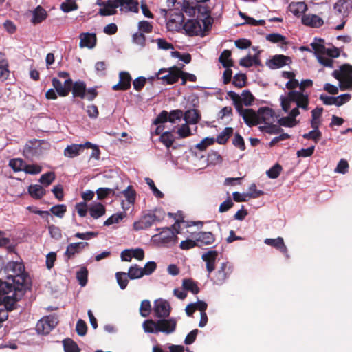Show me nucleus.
<instances>
[{"mask_svg": "<svg viewBox=\"0 0 352 352\" xmlns=\"http://www.w3.org/2000/svg\"><path fill=\"white\" fill-rule=\"evenodd\" d=\"M7 280L0 279V305L8 309L17 308V302L31 288V280L25 271L24 265L16 261L8 262L5 268Z\"/></svg>", "mask_w": 352, "mask_h": 352, "instance_id": "nucleus-1", "label": "nucleus"}, {"mask_svg": "<svg viewBox=\"0 0 352 352\" xmlns=\"http://www.w3.org/2000/svg\"><path fill=\"white\" fill-rule=\"evenodd\" d=\"M185 18L182 13L178 14H172V19H170L167 23L170 30H179L184 29L189 36L198 35L201 31V26L199 21L197 19H188L185 22Z\"/></svg>", "mask_w": 352, "mask_h": 352, "instance_id": "nucleus-2", "label": "nucleus"}, {"mask_svg": "<svg viewBox=\"0 0 352 352\" xmlns=\"http://www.w3.org/2000/svg\"><path fill=\"white\" fill-rule=\"evenodd\" d=\"M332 75L339 80L341 90L352 89V65L344 64L339 69L334 70Z\"/></svg>", "mask_w": 352, "mask_h": 352, "instance_id": "nucleus-3", "label": "nucleus"}, {"mask_svg": "<svg viewBox=\"0 0 352 352\" xmlns=\"http://www.w3.org/2000/svg\"><path fill=\"white\" fill-rule=\"evenodd\" d=\"M164 217V214L160 210L145 214L138 221L133 223L135 230H145L150 228L154 223L160 222Z\"/></svg>", "mask_w": 352, "mask_h": 352, "instance_id": "nucleus-4", "label": "nucleus"}, {"mask_svg": "<svg viewBox=\"0 0 352 352\" xmlns=\"http://www.w3.org/2000/svg\"><path fill=\"white\" fill-rule=\"evenodd\" d=\"M44 140L33 139L26 142L24 146L23 155L26 159L38 157L43 155V144H45Z\"/></svg>", "mask_w": 352, "mask_h": 352, "instance_id": "nucleus-5", "label": "nucleus"}, {"mask_svg": "<svg viewBox=\"0 0 352 352\" xmlns=\"http://www.w3.org/2000/svg\"><path fill=\"white\" fill-rule=\"evenodd\" d=\"M179 67L173 66L170 68H162L156 74L155 77H152L153 80L157 78L159 80H162L167 85H173L177 82L179 78Z\"/></svg>", "mask_w": 352, "mask_h": 352, "instance_id": "nucleus-6", "label": "nucleus"}, {"mask_svg": "<svg viewBox=\"0 0 352 352\" xmlns=\"http://www.w3.org/2000/svg\"><path fill=\"white\" fill-rule=\"evenodd\" d=\"M183 116L184 113L180 109L172 110L169 113L164 110L157 116L153 124L157 125L166 122L175 123L177 120H180Z\"/></svg>", "mask_w": 352, "mask_h": 352, "instance_id": "nucleus-7", "label": "nucleus"}, {"mask_svg": "<svg viewBox=\"0 0 352 352\" xmlns=\"http://www.w3.org/2000/svg\"><path fill=\"white\" fill-rule=\"evenodd\" d=\"M233 266L229 262H223L215 273L214 282L217 285H222L232 273Z\"/></svg>", "mask_w": 352, "mask_h": 352, "instance_id": "nucleus-8", "label": "nucleus"}, {"mask_svg": "<svg viewBox=\"0 0 352 352\" xmlns=\"http://www.w3.org/2000/svg\"><path fill=\"white\" fill-rule=\"evenodd\" d=\"M170 310V305L167 300L158 299L154 302L153 312L157 318H165L168 317Z\"/></svg>", "mask_w": 352, "mask_h": 352, "instance_id": "nucleus-9", "label": "nucleus"}, {"mask_svg": "<svg viewBox=\"0 0 352 352\" xmlns=\"http://www.w3.org/2000/svg\"><path fill=\"white\" fill-rule=\"evenodd\" d=\"M289 100L295 102L298 107L305 111L308 110L309 99L307 94H304L302 91H290Z\"/></svg>", "mask_w": 352, "mask_h": 352, "instance_id": "nucleus-10", "label": "nucleus"}, {"mask_svg": "<svg viewBox=\"0 0 352 352\" xmlns=\"http://www.w3.org/2000/svg\"><path fill=\"white\" fill-rule=\"evenodd\" d=\"M177 224L179 221H176L175 223L172 226V228L165 227L162 228V231L160 232V239L163 243H170L172 241L177 242V234L179 233L178 229L176 228Z\"/></svg>", "mask_w": 352, "mask_h": 352, "instance_id": "nucleus-11", "label": "nucleus"}, {"mask_svg": "<svg viewBox=\"0 0 352 352\" xmlns=\"http://www.w3.org/2000/svg\"><path fill=\"white\" fill-rule=\"evenodd\" d=\"M177 320L174 318L169 319L162 318L157 321V331L170 334L175 331Z\"/></svg>", "mask_w": 352, "mask_h": 352, "instance_id": "nucleus-12", "label": "nucleus"}, {"mask_svg": "<svg viewBox=\"0 0 352 352\" xmlns=\"http://www.w3.org/2000/svg\"><path fill=\"white\" fill-rule=\"evenodd\" d=\"M131 76L128 72H120L119 74V82L112 87L114 91H126L131 85Z\"/></svg>", "mask_w": 352, "mask_h": 352, "instance_id": "nucleus-13", "label": "nucleus"}, {"mask_svg": "<svg viewBox=\"0 0 352 352\" xmlns=\"http://www.w3.org/2000/svg\"><path fill=\"white\" fill-rule=\"evenodd\" d=\"M93 146V144L87 142L83 144H73L67 146L64 150V155L65 157L74 158L80 154V151L83 148H89Z\"/></svg>", "mask_w": 352, "mask_h": 352, "instance_id": "nucleus-14", "label": "nucleus"}, {"mask_svg": "<svg viewBox=\"0 0 352 352\" xmlns=\"http://www.w3.org/2000/svg\"><path fill=\"white\" fill-rule=\"evenodd\" d=\"M88 246L89 243L87 242L70 243L67 245L64 255L67 258V260H69L74 257L76 254L80 253L84 248Z\"/></svg>", "mask_w": 352, "mask_h": 352, "instance_id": "nucleus-15", "label": "nucleus"}, {"mask_svg": "<svg viewBox=\"0 0 352 352\" xmlns=\"http://www.w3.org/2000/svg\"><path fill=\"white\" fill-rule=\"evenodd\" d=\"M117 8H120L121 11L126 12H138L139 11V3L136 0H115Z\"/></svg>", "mask_w": 352, "mask_h": 352, "instance_id": "nucleus-16", "label": "nucleus"}, {"mask_svg": "<svg viewBox=\"0 0 352 352\" xmlns=\"http://www.w3.org/2000/svg\"><path fill=\"white\" fill-rule=\"evenodd\" d=\"M79 38L80 39L79 45L81 48L87 47L91 49L96 45L97 38L94 33H81Z\"/></svg>", "mask_w": 352, "mask_h": 352, "instance_id": "nucleus-17", "label": "nucleus"}, {"mask_svg": "<svg viewBox=\"0 0 352 352\" xmlns=\"http://www.w3.org/2000/svg\"><path fill=\"white\" fill-rule=\"evenodd\" d=\"M292 62L291 58L283 54L274 55L268 63L269 67L276 69L282 67Z\"/></svg>", "mask_w": 352, "mask_h": 352, "instance_id": "nucleus-18", "label": "nucleus"}, {"mask_svg": "<svg viewBox=\"0 0 352 352\" xmlns=\"http://www.w3.org/2000/svg\"><path fill=\"white\" fill-rule=\"evenodd\" d=\"M243 119L245 123L250 127L261 124L258 111L256 112L252 109H246L244 115H243Z\"/></svg>", "mask_w": 352, "mask_h": 352, "instance_id": "nucleus-19", "label": "nucleus"}, {"mask_svg": "<svg viewBox=\"0 0 352 352\" xmlns=\"http://www.w3.org/2000/svg\"><path fill=\"white\" fill-rule=\"evenodd\" d=\"M218 252L215 250H210L202 254V259L206 263V270L210 274L215 269V262Z\"/></svg>", "mask_w": 352, "mask_h": 352, "instance_id": "nucleus-20", "label": "nucleus"}, {"mask_svg": "<svg viewBox=\"0 0 352 352\" xmlns=\"http://www.w3.org/2000/svg\"><path fill=\"white\" fill-rule=\"evenodd\" d=\"M195 238L197 239L198 247L211 245L215 241L214 235L210 232H198L195 235Z\"/></svg>", "mask_w": 352, "mask_h": 352, "instance_id": "nucleus-21", "label": "nucleus"}, {"mask_svg": "<svg viewBox=\"0 0 352 352\" xmlns=\"http://www.w3.org/2000/svg\"><path fill=\"white\" fill-rule=\"evenodd\" d=\"M99 5L103 6L98 12L99 14L101 16H110L117 13V6L115 0H108L99 3Z\"/></svg>", "mask_w": 352, "mask_h": 352, "instance_id": "nucleus-22", "label": "nucleus"}, {"mask_svg": "<svg viewBox=\"0 0 352 352\" xmlns=\"http://www.w3.org/2000/svg\"><path fill=\"white\" fill-rule=\"evenodd\" d=\"M258 113L261 123L267 124L274 122V111L272 109L267 107H260Z\"/></svg>", "mask_w": 352, "mask_h": 352, "instance_id": "nucleus-23", "label": "nucleus"}, {"mask_svg": "<svg viewBox=\"0 0 352 352\" xmlns=\"http://www.w3.org/2000/svg\"><path fill=\"white\" fill-rule=\"evenodd\" d=\"M334 9L343 16L346 17L352 10L351 0H339L334 5Z\"/></svg>", "mask_w": 352, "mask_h": 352, "instance_id": "nucleus-24", "label": "nucleus"}, {"mask_svg": "<svg viewBox=\"0 0 352 352\" xmlns=\"http://www.w3.org/2000/svg\"><path fill=\"white\" fill-rule=\"evenodd\" d=\"M264 243L270 246L275 248L276 249L280 250L283 254L287 255V248L286 247L284 240L282 237H278L276 239H265Z\"/></svg>", "mask_w": 352, "mask_h": 352, "instance_id": "nucleus-25", "label": "nucleus"}, {"mask_svg": "<svg viewBox=\"0 0 352 352\" xmlns=\"http://www.w3.org/2000/svg\"><path fill=\"white\" fill-rule=\"evenodd\" d=\"M302 23L307 26L319 28L323 25L324 21L316 14H305L302 17Z\"/></svg>", "mask_w": 352, "mask_h": 352, "instance_id": "nucleus-26", "label": "nucleus"}, {"mask_svg": "<svg viewBox=\"0 0 352 352\" xmlns=\"http://www.w3.org/2000/svg\"><path fill=\"white\" fill-rule=\"evenodd\" d=\"M179 8H180L179 12L184 14L186 13L189 16H194L196 12V2L189 1L187 0H182V4H179Z\"/></svg>", "mask_w": 352, "mask_h": 352, "instance_id": "nucleus-27", "label": "nucleus"}, {"mask_svg": "<svg viewBox=\"0 0 352 352\" xmlns=\"http://www.w3.org/2000/svg\"><path fill=\"white\" fill-rule=\"evenodd\" d=\"M183 116L184 120L189 124H195L201 120L200 112L195 109L187 110Z\"/></svg>", "mask_w": 352, "mask_h": 352, "instance_id": "nucleus-28", "label": "nucleus"}, {"mask_svg": "<svg viewBox=\"0 0 352 352\" xmlns=\"http://www.w3.org/2000/svg\"><path fill=\"white\" fill-rule=\"evenodd\" d=\"M227 95L233 101V104L239 114L243 117L246 109L243 108V104L241 102V96L233 91H228Z\"/></svg>", "mask_w": 352, "mask_h": 352, "instance_id": "nucleus-29", "label": "nucleus"}, {"mask_svg": "<svg viewBox=\"0 0 352 352\" xmlns=\"http://www.w3.org/2000/svg\"><path fill=\"white\" fill-rule=\"evenodd\" d=\"M86 84L83 81H76L72 87V94L74 97L85 98L86 96Z\"/></svg>", "mask_w": 352, "mask_h": 352, "instance_id": "nucleus-30", "label": "nucleus"}, {"mask_svg": "<svg viewBox=\"0 0 352 352\" xmlns=\"http://www.w3.org/2000/svg\"><path fill=\"white\" fill-rule=\"evenodd\" d=\"M28 193L34 199H41L46 194V190L41 185L32 184L28 187Z\"/></svg>", "mask_w": 352, "mask_h": 352, "instance_id": "nucleus-31", "label": "nucleus"}, {"mask_svg": "<svg viewBox=\"0 0 352 352\" xmlns=\"http://www.w3.org/2000/svg\"><path fill=\"white\" fill-rule=\"evenodd\" d=\"M47 13L46 10L41 6H37L33 12L32 22L34 24H38L46 19Z\"/></svg>", "mask_w": 352, "mask_h": 352, "instance_id": "nucleus-32", "label": "nucleus"}, {"mask_svg": "<svg viewBox=\"0 0 352 352\" xmlns=\"http://www.w3.org/2000/svg\"><path fill=\"white\" fill-rule=\"evenodd\" d=\"M8 60L3 54H0V79L3 81L7 80L10 75Z\"/></svg>", "mask_w": 352, "mask_h": 352, "instance_id": "nucleus-33", "label": "nucleus"}, {"mask_svg": "<svg viewBox=\"0 0 352 352\" xmlns=\"http://www.w3.org/2000/svg\"><path fill=\"white\" fill-rule=\"evenodd\" d=\"M182 288L185 291H189L193 294H197L200 289L198 287L197 282L192 278H184L182 280Z\"/></svg>", "mask_w": 352, "mask_h": 352, "instance_id": "nucleus-34", "label": "nucleus"}, {"mask_svg": "<svg viewBox=\"0 0 352 352\" xmlns=\"http://www.w3.org/2000/svg\"><path fill=\"white\" fill-rule=\"evenodd\" d=\"M105 207L101 203H96L89 208L91 217L98 219L105 214Z\"/></svg>", "mask_w": 352, "mask_h": 352, "instance_id": "nucleus-35", "label": "nucleus"}, {"mask_svg": "<svg viewBox=\"0 0 352 352\" xmlns=\"http://www.w3.org/2000/svg\"><path fill=\"white\" fill-rule=\"evenodd\" d=\"M232 52L229 50H224L219 58V61L222 64L225 68L231 67L234 65L233 60L231 59Z\"/></svg>", "mask_w": 352, "mask_h": 352, "instance_id": "nucleus-36", "label": "nucleus"}, {"mask_svg": "<svg viewBox=\"0 0 352 352\" xmlns=\"http://www.w3.org/2000/svg\"><path fill=\"white\" fill-rule=\"evenodd\" d=\"M233 133V129L231 127H226L223 129V131L217 135V142L220 144H226L230 137Z\"/></svg>", "mask_w": 352, "mask_h": 352, "instance_id": "nucleus-37", "label": "nucleus"}, {"mask_svg": "<svg viewBox=\"0 0 352 352\" xmlns=\"http://www.w3.org/2000/svg\"><path fill=\"white\" fill-rule=\"evenodd\" d=\"M130 279L140 278L144 276L142 267H139L137 264L132 265L129 267L128 273H126Z\"/></svg>", "mask_w": 352, "mask_h": 352, "instance_id": "nucleus-38", "label": "nucleus"}, {"mask_svg": "<svg viewBox=\"0 0 352 352\" xmlns=\"http://www.w3.org/2000/svg\"><path fill=\"white\" fill-rule=\"evenodd\" d=\"M65 352H80V349L78 344L72 339L66 338L63 341Z\"/></svg>", "mask_w": 352, "mask_h": 352, "instance_id": "nucleus-39", "label": "nucleus"}, {"mask_svg": "<svg viewBox=\"0 0 352 352\" xmlns=\"http://www.w3.org/2000/svg\"><path fill=\"white\" fill-rule=\"evenodd\" d=\"M166 4L169 10L170 19H172V14H178L180 8L179 4H182V1H177V0H167Z\"/></svg>", "mask_w": 352, "mask_h": 352, "instance_id": "nucleus-40", "label": "nucleus"}, {"mask_svg": "<svg viewBox=\"0 0 352 352\" xmlns=\"http://www.w3.org/2000/svg\"><path fill=\"white\" fill-rule=\"evenodd\" d=\"M142 327L146 333H157V321H154L152 319L145 320L142 324Z\"/></svg>", "mask_w": 352, "mask_h": 352, "instance_id": "nucleus-41", "label": "nucleus"}, {"mask_svg": "<svg viewBox=\"0 0 352 352\" xmlns=\"http://www.w3.org/2000/svg\"><path fill=\"white\" fill-rule=\"evenodd\" d=\"M9 166L14 172L23 171L25 162L20 158L12 159L9 162Z\"/></svg>", "mask_w": 352, "mask_h": 352, "instance_id": "nucleus-42", "label": "nucleus"}, {"mask_svg": "<svg viewBox=\"0 0 352 352\" xmlns=\"http://www.w3.org/2000/svg\"><path fill=\"white\" fill-rule=\"evenodd\" d=\"M196 12L198 14L197 17H210V14L209 7L200 2H196Z\"/></svg>", "mask_w": 352, "mask_h": 352, "instance_id": "nucleus-43", "label": "nucleus"}, {"mask_svg": "<svg viewBox=\"0 0 352 352\" xmlns=\"http://www.w3.org/2000/svg\"><path fill=\"white\" fill-rule=\"evenodd\" d=\"M55 173L50 171L43 174L39 179V182L45 186H48L55 180Z\"/></svg>", "mask_w": 352, "mask_h": 352, "instance_id": "nucleus-44", "label": "nucleus"}, {"mask_svg": "<svg viewBox=\"0 0 352 352\" xmlns=\"http://www.w3.org/2000/svg\"><path fill=\"white\" fill-rule=\"evenodd\" d=\"M122 193L125 197L129 204H133L135 203L136 192L132 186H128V187L124 190Z\"/></svg>", "mask_w": 352, "mask_h": 352, "instance_id": "nucleus-45", "label": "nucleus"}, {"mask_svg": "<svg viewBox=\"0 0 352 352\" xmlns=\"http://www.w3.org/2000/svg\"><path fill=\"white\" fill-rule=\"evenodd\" d=\"M52 82L55 91L60 96L65 97L67 96V91L66 89H65L62 82L58 78H53Z\"/></svg>", "mask_w": 352, "mask_h": 352, "instance_id": "nucleus-46", "label": "nucleus"}, {"mask_svg": "<svg viewBox=\"0 0 352 352\" xmlns=\"http://www.w3.org/2000/svg\"><path fill=\"white\" fill-rule=\"evenodd\" d=\"M247 76L245 74H236L232 80V85L237 88H242L245 86Z\"/></svg>", "mask_w": 352, "mask_h": 352, "instance_id": "nucleus-47", "label": "nucleus"}, {"mask_svg": "<svg viewBox=\"0 0 352 352\" xmlns=\"http://www.w3.org/2000/svg\"><path fill=\"white\" fill-rule=\"evenodd\" d=\"M117 282L122 289H124L129 283V276L126 272H118L116 274Z\"/></svg>", "mask_w": 352, "mask_h": 352, "instance_id": "nucleus-48", "label": "nucleus"}, {"mask_svg": "<svg viewBox=\"0 0 352 352\" xmlns=\"http://www.w3.org/2000/svg\"><path fill=\"white\" fill-rule=\"evenodd\" d=\"M289 8L294 14L298 16L299 14L306 11L307 5L304 2H297L295 3H291L289 5Z\"/></svg>", "mask_w": 352, "mask_h": 352, "instance_id": "nucleus-49", "label": "nucleus"}, {"mask_svg": "<svg viewBox=\"0 0 352 352\" xmlns=\"http://www.w3.org/2000/svg\"><path fill=\"white\" fill-rule=\"evenodd\" d=\"M88 270L86 267H82L76 273V278L81 286H85L87 283Z\"/></svg>", "mask_w": 352, "mask_h": 352, "instance_id": "nucleus-50", "label": "nucleus"}, {"mask_svg": "<svg viewBox=\"0 0 352 352\" xmlns=\"http://www.w3.org/2000/svg\"><path fill=\"white\" fill-rule=\"evenodd\" d=\"M50 212L58 218H63L67 212V206L65 204H58L50 208Z\"/></svg>", "mask_w": 352, "mask_h": 352, "instance_id": "nucleus-51", "label": "nucleus"}, {"mask_svg": "<svg viewBox=\"0 0 352 352\" xmlns=\"http://www.w3.org/2000/svg\"><path fill=\"white\" fill-rule=\"evenodd\" d=\"M160 140L167 148H170L175 139L171 132L166 131L162 133Z\"/></svg>", "mask_w": 352, "mask_h": 352, "instance_id": "nucleus-52", "label": "nucleus"}, {"mask_svg": "<svg viewBox=\"0 0 352 352\" xmlns=\"http://www.w3.org/2000/svg\"><path fill=\"white\" fill-rule=\"evenodd\" d=\"M254 96L249 90H243L241 93V102L245 106H251L254 100Z\"/></svg>", "mask_w": 352, "mask_h": 352, "instance_id": "nucleus-53", "label": "nucleus"}, {"mask_svg": "<svg viewBox=\"0 0 352 352\" xmlns=\"http://www.w3.org/2000/svg\"><path fill=\"white\" fill-rule=\"evenodd\" d=\"M47 321L44 320L43 319L40 320L36 325V329L38 333L41 334H47L49 333L50 331V327L49 326V324H47Z\"/></svg>", "mask_w": 352, "mask_h": 352, "instance_id": "nucleus-54", "label": "nucleus"}, {"mask_svg": "<svg viewBox=\"0 0 352 352\" xmlns=\"http://www.w3.org/2000/svg\"><path fill=\"white\" fill-rule=\"evenodd\" d=\"M278 122L280 126L293 127L298 123V121H297L296 119H294L289 115V116L283 117L279 119Z\"/></svg>", "mask_w": 352, "mask_h": 352, "instance_id": "nucleus-55", "label": "nucleus"}, {"mask_svg": "<svg viewBox=\"0 0 352 352\" xmlns=\"http://www.w3.org/2000/svg\"><path fill=\"white\" fill-rule=\"evenodd\" d=\"M322 137V133L319 130H314L309 131L307 133L302 135V138L306 140H311L315 143H318Z\"/></svg>", "mask_w": 352, "mask_h": 352, "instance_id": "nucleus-56", "label": "nucleus"}, {"mask_svg": "<svg viewBox=\"0 0 352 352\" xmlns=\"http://www.w3.org/2000/svg\"><path fill=\"white\" fill-rule=\"evenodd\" d=\"M261 129L269 134H278L283 131V129L280 126L273 124L272 123L267 124Z\"/></svg>", "mask_w": 352, "mask_h": 352, "instance_id": "nucleus-57", "label": "nucleus"}, {"mask_svg": "<svg viewBox=\"0 0 352 352\" xmlns=\"http://www.w3.org/2000/svg\"><path fill=\"white\" fill-rule=\"evenodd\" d=\"M264 195V192L256 189L255 184H252L249 187V191L246 195L250 199H256Z\"/></svg>", "mask_w": 352, "mask_h": 352, "instance_id": "nucleus-58", "label": "nucleus"}, {"mask_svg": "<svg viewBox=\"0 0 352 352\" xmlns=\"http://www.w3.org/2000/svg\"><path fill=\"white\" fill-rule=\"evenodd\" d=\"M282 166L279 164H276L267 171V175L271 179H276L282 171Z\"/></svg>", "mask_w": 352, "mask_h": 352, "instance_id": "nucleus-59", "label": "nucleus"}, {"mask_svg": "<svg viewBox=\"0 0 352 352\" xmlns=\"http://www.w3.org/2000/svg\"><path fill=\"white\" fill-rule=\"evenodd\" d=\"M151 311V305L150 301L148 300L142 301L140 307V315L143 317H147L150 314Z\"/></svg>", "mask_w": 352, "mask_h": 352, "instance_id": "nucleus-60", "label": "nucleus"}, {"mask_svg": "<svg viewBox=\"0 0 352 352\" xmlns=\"http://www.w3.org/2000/svg\"><path fill=\"white\" fill-rule=\"evenodd\" d=\"M179 78H182V85H186V83L188 80H189L190 82H195L197 80V77L195 75L186 72H183L180 68H179Z\"/></svg>", "mask_w": 352, "mask_h": 352, "instance_id": "nucleus-61", "label": "nucleus"}, {"mask_svg": "<svg viewBox=\"0 0 352 352\" xmlns=\"http://www.w3.org/2000/svg\"><path fill=\"white\" fill-rule=\"evenodd\" d=\"M145 182L148 184V186L150 187L153 195L157 198H163L164 197V195L160 190L157 189V188L155 186V183L153 181V179H151L149 177H146Z\"/></svg>", "mask_w": 352, "mask_h": 352, "instance_id": "nucleus-62", "label": "nucleus"}, {"mask_svg": "<svg viewBox=\"0 0 352 352\" xmlns=\"http://www.w3.org/2000/svg\"><path fill=\"white\" fill-rule=\"evenodd\" d=\"M42 167L38 164H25L23 171L27 174L36 175L41 172Z\"/></svg>", "mask_w": 352, "mask_h": 352, "instance_id": "nucleus-63", "label": "nucleus"}, {"mask_svg": "<svg viewBox=\"0 0 352 352\" xmlns=\"http://www.w3.org/2000/svg\"><path fill=\"white\" fill-rule=\"evenodd\" d=\"M189 124H183L177 130V134L180 138H186L192 135L191 130L188 126Z\"/></svg>", "mask_w": 352, "mask_h": 352, "instance_id": "nucleus-64", "label": "nucleus"}]
</instances>
